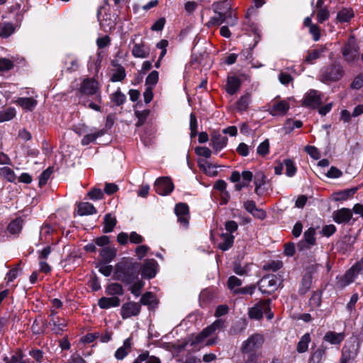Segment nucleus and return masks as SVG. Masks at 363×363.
Listing matches in <instances>:
<instances>
[{
  "label": "nucleus",
  "mask_w": 363,
  "mask_h": 363,
  "mask_svg": "<svg viewBox=\"0 0 363 363\" xmlns=\"http://www.w3.org/2000/svg\"><path fill=\"white\" fill-rule=\"evenodd\" d=\"M212 9L215 16L211 17L207 22L208 27L219 26L226 23L231 27L236 26L238 23V18L236 13L232 10L230 2L228 0L216 2L212 4Z\"/></svg>",
  "instance_id": "1"
},
{
  "label": "nucleus",
  "mask_w": 363,
  "mask_h": 363,
  "mask_svg": "<svg viewBox=\"0 0 363 363\" xmlns=\"http://www.w3.org/2000/svg\"><path fill=\"white\" fill-rule=\"evenodd\" d=\"M140 265L128 258H123L114 268L113 279L127 284H130L138 279Z\"/></svg>",
  "instance_id": "2"
},
{
  "label": "nucleus",
  "mask_w": 363,
  "mask_h": 363,
  "mask_svg": "<svg viewBox=\"0 0 363 363\" xmlns=\"http://www.w3.org/2000/svg\"><path fill=\"white\" fill-rule=\"evenodd\" d=\"M223 326V321L218 319L211 325L204 328L199 334L192 337L191 345L202 347L204 346L214 345L218 342V337L214 335L216 330H220Z\"/></svg>",
  "instance_id": "3"
},
{
  "label": "nucleus",
  "mask_w": 363,
  "mask_h": 363,
  "mask_svg": "<svg viewBox=\"0 0 363 363\" xmlns=\"http://www.w3.org/2000/svg\"><path fill=\"white\" fill-rule=\"evenodd\" d=\"M97 17L101 28L105 32H109L115 28L116 16L112 13L109 5L101 6L98 11Z\"/></svg>",
  "instance_id": "4"
},
{
  "label": "nucleus",
  "mask_w": 363,
  "mask_h": 363,
  "mask_svg": "<svg viewBox=\"0 0 363 363\" xmlns=\"http://www.w3.org/2000/svg\"><path fill=\"white\" fill-rule=\"evenodd\" d=\"M343 75L344 69L340 63L334 62L321 70L320 80L327 84L335 82L341 79Z\"/></svg>",
  "instance_id": "5"
},
{
  "label": "nucleus",
  "mask_w": 363,
  "mask_h": 363,
  "mask_svg": "<svg viewBox=\"0 0 363 363\" xmlns=\"http://www.w3.org/2000/svg\"><path fill=\"white\" fill-rule=\"evenodd\" d=\"M80 96L79 99L86 106V102L83 101V97L84 96H94V99L101 102V94L99 91V84L97 81L94 79H84L81 84L79 88Z\"/></svg>",
  "instance_id": "6"
},
{
  "label": "nucleus",
  "mask_w": 363,
  "mask_h": 363,
  "mask_svg": "<svg viewBox=\"0 0 363 363\" xmlns=\"http://www.w3.org/2000/svg\"><path fill=\"white\" fill-rule=\"evenodd\" d=\"M264 341L262 335L253 334L242 342L240 350L243 354H247V357L251 354H256L255 352L262 346Z\"/></svg>",
  "instance_id": "7"
},
{
  "label": "nucleus",
  "mask_w": 363,
  "mask_h": 363,
  "mask_svg": "<svg viewBox=\"0 0 363 363\" xmlns=\"http://www.w3.org/2000/svg\"><path fill=\"white\" fill-rule=\"evenodd\" d=\"M265 313L268 319L273 318L270 311V300H262L249 309V317L252 319L260 320Z\"/></svg>",
  "instance_id": "8"
},
{
  "label": "nucleus",
  "mask_w": 363,
  "mask_h": 363,
  "mask_svg": "<svg viewBox=\"0 0 363 363\" xmlns=\"http://www.w3.org/2000/svg\"><path fill=\"white\" fill-rule=\"evenodd\" d=\"M362 270L363 260H361L353 265L344 276L338 278L337 286L340 288H345L352 283Z\"/></svg>",
  "instance_id": "9"
},
{
  "label": "nucleus",
  "mask_w": 363,
  "mask_h": 363,
  "mask_svg": "<svg viewBox=\"0 0 363 363\" xmlns=\"http://www.w3.org/2000/svg\"><path fill=\"white\" fill-rule=\"evenodd\" d=\"M359 48L355 38L351 36L342 49V55L347 62H354L359 58Z\"/></svg>",
  "instance_id": "10"
},
{
  "label": "nucleus",
  "mask_w": 363,
  "mask_h": 363,
  "mask_svg": "<svg viewBox=\"0 0 363 363\" xmlns=\"http://www.w3.org/2000/svg\"><path fill=\"white\" fill-rule=\"evenodd\" d=\"M280 284L279 278L276 275L269 274L261 279L259 282V289L262 294H270L276 291Z\"/></svg>",
  "instance_id": "11"
},
{
  "label": "nucleus",
  "mask_w": 363,
  "mask_h": 363,
  "mask_svg": "<svg viewBox=\"0 0 363 363\" xmlns=\"http://www.w3.org/2000/svg\"><path fill=\"white\" fill-rule=\"evenodd\" d=\"M154 187L158 194L166 196L173 191L174 184L169 177H163L155 181Z\"/></svg>",
  "instance_id": "12"
},
{
  "label": "nucleus",
  "mask_w": 363,
  "mask_h": 363,
  "mask_svg": "<svg viewBox=\"0 0 363 363\" xmlns=\"http://www.w3.org/2000/svg\"><path fill=\"white\" fill-rule=\"evenodd\" d=\"M357 354V345L353 343L346 344L342 352V358L340 363H352Z\"/></svg>",
  "instance_id": "13"
},
{
  "label": "nucleus",
  "mask_w": 363,
  "mask_h": 363,
  "mask_svg": "<svg viewBox=\"0 0 363 363\" xmlns=\"http://www.w3.org/2000/svg\"><path fill=\"white\" fill-rule=\"evenodd\" d=\"M140 305L135 302H128L124 303L121 309V314L123 319L129 318L131 316H135L140 313Z\"/></svg>",
  "instance_id": "14"
},
{
  "label": "nucleus",
  "mask_w": 363,
  "mask_h": 363,
  "mask_svg": "<svg viewBox=\"0 0 363 363\" xmlns=\"http://www.w3.org/2000/svg\"><path fill=\"white\" fill-rule=\"evenodd\" d=\"M175 213L178 218V221L184 227L187 228L189 225V207L186 203H179L176 205Z\"/></svg>",
  "instance_id": "15"
},
{
  "label": "nucleus",
  "mask_w": 363,
  "mask_h": 363,
  "mask_svg": "<svg viewBox=\"0 0 363 363\" xmlns=\"http://www.w3.org/2000/svg\"><path fill=\"white\" fill-rule=\"evenodd\" d=\"M228 143V138L218 132L213 131L211 135V145L218 152L223 149Z\"/></svg>",
  "instance_id": "16"
},
{
  "label": "nucleus",
  "mask_w": 363,
  "mask_h": 363,
  "mask_svg": "<svg viewBox=\"0 0 363 363\" xmlns=\"http://www.w3.org/2000/svg\"><path fill=\"white\" fill-rule=\"evenodd\" d=\"M352 218V211L350 208H342L333 213V220L338 223H347Z\"/></svg>",
  "instance_id": "17"
},
{
  "label": "nucleus",
  "mask_w": 363,
  "mask_h": 363,
  "mask_svg": "<svg viewBox=\"0 0 363 363\" xmlns=\"http://www.w3.org/2000/svg\"><path fill=\"white\" fill-rule=\"evenodd\" d=\"M320 94L315 90H311L305 96L303 104L306 106L313 108L318 107L321 104Z\"/></svg>",
  "instance_id": "18"
},
{
  "label": "nucleus",
  "mask_w": 363,
  "mask_h": 363,
  "mask_svg": "<svg viewBox=\"0 0 363 363\" xmlns=\"http://www.w3.org/2000/svg\"><path fill=\"white\" fill-rule=\"evenodd\" d=\"M150 48L148 45L143 43H134L131 52L134 57L136 58H147L150 55Z\"/></svg>",
  "instance_id": "19"
},
{
  "label": "nucleus",
  "mask_w": 363,
  "mask_h": 363,
  "mask_svg": "<svg viewBox=\"0 0 363 363\" xmlns=\"http://www.w3.org/2000/svg\"><path fill=\"white\" fill-rule=\"evenodd\" d=\"M289 109V104L286 101L274 103L269 108V112L272 116H284Z\"/></svg>",
  "instance_id": "20"
},
{
  "label": "nucleus",
  "mask_w": 363,
  "mask_h": 363,
  "mask_svg": "<svg viewBox=\"0 0 363 363\" xmlns=\"http://www.w3.org/2000/svg\"><path fill=\"white\" fill-rule=\"evenodd\" d=\"M157 263L155 259H147L143 265V275L148 279L153 278L157 272Z\"/></svg>",
  "instance_id": "21"
},
{
  "label": "nucleus",
  "mask_w": 363,
  "mask_h": 363,
  "mask_svg": "<svg viewBox=\"0 0 363 363\" xmlns=\"http://www.w3.org/2000/svg\"><path fill=\"white\" fill-rule=\"evenodd\" d=\"M244 208L254 217L257 218L260 220H263L266 217L265 212L262 209L257 208L255 203L253 201H247L245 202Z\"/></svg>",
  "instance_id": "22"
},
{
  "label": "nucleus",
  "mask_w": 363,
  "mask_h": 363,
  "mask_svg": "<svg viewBox=\"0 0 363 363\" xmlns=\"http://www.w3.org/2000/svg\"><path fill=\"white\" fill-rule=\"evenodd\" d=\"M121 300L117 296L102 297L98 301L99 306L102 309H108L117 307L120 305Z\"/></svg>",
  "instance_id": "23"
},
{
  "label": "nucleus",
  "mask_w": 363,
  "mask_h": 363,
  "mask_svg": "<svg viewBox=\"0 0 363 363\" xmlns=\"http://www.w3.org/2000/svg\"><path fill=\"white\" fill-rule=\"evenodd\" d=\"M116 249L113 247L107 246L100 250L99 255L102 258L101 262L105 263L111 262L116 256Z\"/></svg>",
  "instance_id": "24"
},
{
  "label": "nucleus",
  "mask_w": 363,
  "mask_h": 363,
  "mask_svg": "<svg viewBox=\"0 0 363 363\" xmlns=\"http://www.w3.org/2000/svg\"><path fill=\"white\" fill-rule=\"evenodd\" d=\"M199 167L209 176H216L218 174V166L208 162L206 160L201 159L198 161Z\"/></svg>",
  "instance_id": "25"
},
{
  "label": "nucleus",
  "mask_w": 363,
  "mask_h": 363,
  "mask_svg": "<svg viewBox=\"0 0 363 363\" xmlns=\"http://www.w3.org/2000/svg\"><path fill=\"white\" fill-rule=\"evenodd\" d=\"M131 349V339L127 338L124 340L123 346L118 348L115 352V357L118 360L123 359L130 352Z\"/></svg>",
  "instance_id": "26"
},
{
  "label": "nucleus",
  "mask_w": 363,
  "mask_h": 363,
  "mask_svg": "<svg viewBox=\"0 0 363 363\" xmlns=\"http://www.w3.org/2000/svg\"><path fill=\"white\" fill-rule=\"evenodd\" d=\"M357 188L347 189L342 191L333 193V198L335 201H345L351 197L357 192Z\"/></svg>",
  "instance_id": "27"
},
{
  "label": "nucleus",
  "mask_w": 363,
  "mask_h": 363,
  "mask_svg": "<svg viewBox=\"0 0 363 363\" xmlns=\"http://www.w3.org/2000/svg\"><path fill=\"white\" fill-rule=\"evenodd\" d=\"M345 338V335L342 333H335L333 331L327 332L323 340L333 345H339Z\"/></svg>",
  "instance_id": "28"
},
{
  "label": "nucleus",
  "mask_w": 363,
  "mask_h": 363,
  "mask_svg": "<svg viewBox=\"0 0 363 363\" xmlns=\"http://www.w3.org/2000/svg\"><path fill=\"white\" fill-rule=\"evenodd\" d=\"M354 16V11L350 8H342L337 12V20L340 23H347Z\"/></svg>",
  "instance_id": "29"
},
{
  "label": "nucleus",
  "mask_w": 363,
  "mask_h": 363,
  "mask_svg": "<svg viewBox=\"0 0 363 363\" xmlns=\"http://www.w3.org/2000/svg\"><path fill=\"white\" fill-rule=\"evenodd\" d=\"M240 86V80L236 77H230L228 78L226 90L231 95L235 94L239 89Z\"/></svg>",
  "instance_id": "30"
},
{
  "label": "nucleus",
  "mask_w": 363,
  "mask_h": 363,
  "mask_svg": "<svg viewBox=\"0 0 363 363\" xmlns=\"http://www.w3.org/2000/svg\"><path fill=\"white\" fill-rule=\"evenodd\" d=\"M96 213L95 207L90 203L83 202L78 206L77 213L79 216L92 215Z\"/></svg>",
  "instance_id": "31"
},
{
  "label": "nucleus",
  "mask_w": 363,
  "mask_h": 363,
  "mask_svg": "<svg viewBox=\"0 0 363 363\" xmlns=\"http://www.w3.org/2000/svg\"><path fill=\"white\" fill-rule=\"evenodd\" d=\"M117 223L115 216L111 213L106 214L104 218V227L103 229L104 233L112 232Z\"/></svg>",
  "instance_id": "32"
},
{
  "label": "nucleus",
  "mask_w": 363,
  "mask_h": 363,
  "mask_svg": "<svg viewBox=\"0 0 363 363\" xmlns=\"http://www.w3.org/2000/svg\"><path fill=\"white\" fill-rule=\"evenodd\" d=\"M16 103L24 109L32 111L37 105V101L33 98L21 97L16 100Z\"/></svg>",
  "instance_id": "33"
},
{
  "label": "nucleus",
  "mask_w": 363,
  "mask_h": 363,
  "mask_svg": "<svg viewBox=\"0 0 363 363\" xmlns=\"http://www.w3.org/2000/svg\"><path fill=\"white\" fill-rule=\"evenodd\" d=\"M106 292L107 294L112 296H121L123 294V289L121 284L112 283L107 286Z\"/></svg>",
  "instance_id": "34"
},
{
  "label": "nucleus",
  "mask_w": 363,
  "mask_h": 363,
  "mask_svg": "<svg viewBox=\"0 0 363 363\" xmlns=\"http://www.w3.org/2000/svg\"><path fill=\"white\" fill-rule=\"evenodd\" d=\"M133 363H161L159 358L149 356L147 352L140 354Z\"/></svg>",
  "instance_id": "35"
},
{
  "label": "nucleus",
  "mask_w": 363,
  "mask_h": 363,
  "mask_svg": "<svg viewBox=\"0 0 363 363\" xmlns=\"http://www.w3.org/2000/svg\"><path fill=\"white\" fill-rule=\"evenodd\" d=\"M23 228V220L21 218H16L12 220L8 225L7 230L11 234L19 233Z\"/></svg>",
  "instance_id": "36"
},
{
  "label": "nucleus",
  "mask_w": 363,
  "mask_h": 363,
  "mask_svg": "<svg viewBox=\"0 0 363 363\" xmlns=\"http://www.w3.org/2000/svg\"><path fill=\"white\" fill-rule=\"evenodd\" d=\"M221 238L223 241L219 244V247L223 251H226L233 245L234 236L229 233H223Z\"/></svg>",
  "instance_id": "37"
},
{
  "label": "nucleus",
  "mask_w": 363,
  "mask_h": 363,
  "mask_svg": "<svg viewBox=\"0 0 363 363\" xmlns=\"http://www.w3.org/2000/svg\"><path fill=\"white\" fill-rule=\"evenodd\" d=\"M311 342V336L309 333L304 334L297 344V352L303 353L307 351L308 344Z\"/></svg>",
  "instance_id": "38"
},
{
  "label": "nucleus",
  "mask_w": 363,
  "mask_h": 363,
  "mask_svg": "<svg viewBox=\"0 0 363 363\" xmlns=\"http://www.w3.org/2000/svg\"><path fill=\"white\" fill-rule=\"evenodd\" d=\"M325 51V49L324 48H320L308 52L306 62L309 64H313L314 61L320 58Z\"/></svg>",
  "instance_id": "39"
},
{
  "label": "nucleus",
  "mask_w": 363,
  "mask_h": 363,
  "mask_svg": "<svg viewBox=\"0 0 363 363\" xmlns=\"http://www.w3.org/2000/svg\"><path fill=\"white\" fill-rule=\"evenodd\" d=\"M16 112L14 108H8L0 111V123L9 121L16 116Z\"/></svg>",
  "instance_id": "40"
},
{
  "label": "nucleus",
  "mask_w": 363,
  "mask_h": 363,
  "mask_svg": "<svg viewBox=\"0 0 363 363\" xmlns=\"http://www.w3.org/2000/svg\"><path fill=\"white\" fill-rule=\"evenodd\" d=\"M50 324L53 325L52 330L57 334L63 331L64 328L67 326V323L65 320H60L59 318H53L52 320H50Z\"/></svg>",
  "instance_id": "41"
},
{
  "label": "nucleus",
  "mask_w": 363,
  "mask_h": 363,
  "mask_svg": "<svg viewBox=\"0 0 363 363\" xmlns=\"http://www.w3.org/2000/svg\"><path fill=\"white\" fill-rule=\"evenodd\" d=\"M104 134L103 130H98L94 133L87 134L82 140V144L83 145H88L91 143L94 142L97 138L102 136Z\"/></svg>",
  "instance_id": "42"
},
{
  "label": "nucleus",
  "mask_w": 363,
  "mask_h": 363,
  "mask_svg": "<svg viewBox=\"0 0 363 363\" xmlns=\"http://www.w3.org/2000/svg\"><path fill=\"white\" fill-rule=\"evenodd\" d=\"M14 32V27L12 23H6L0 24V36L7 38Z\"/></svg>",
  "instance_id": "43"
},
{
  "label": "nucleus",
  "mask_w": 363,
  "mask_h": 363,
  "mask_svg": "<svg viewBox=\"0 0 363 363\" xmlns=\"http://www.w3.org/2000/svg\"><path fill=\"white\" fill-rule=\"evenodd\" d=\"M126 76L125 70L121 65H118L114 73L112 74L111 80V82H116L122 81Z\"/></svg>",
  "instance_id": "44"
},
{
  "label": "nucleus",
  "mask_w": 363,
  "mask_h": 363,
  "mask_svg": "<svg viewBox=\"0 0 363 363\" xmlns=\"http://www.w3.org/2000/svg\"><path fill=\"white\" fill-rule=\"evenodd\" d=\"M312 284V277L311 274H305L301 281V287L299 289L301 294H306L311 288Z\"/></svg>",
  "instance_id": "45"
},
{
  "label": "nucleus",
  "mask_w": 363,
  "mask_h": 363,
  "mask_svg": "<svg viewBox=\"0 0 363 363\" xmlns=\"http://www.w3.org/2000/svg\"><path fill=\"white\" fill-rule=\"evenodd\" d=\"M0 174L10 182H15L16 177L14 172L9 167H4L0 169Z\"/></svg>",
  "instance_id": "46"
},
{
  "label": "nucleus",
  "mask_w": 363,
  "mask_h": 363,
  "mask_svg": "<svg viewBox=\"0 0 363 363\" xmlns=\"http://www.w3.org/2000/svg\"><path fill=\"white\" fill-rule=\"evenodd\" d=\"M250 101V95L249 94H245V95L242 96L238 101L237 108L240 111H245L248 107Z\"/></svg>",
  "instance_id": "47"
},
{
  "label": "nucleus",
  "mask_w": 363,
  "mask_h": 363,
  "mask_svg": "<svg viewBox=\"0 0 363 363\" xmlns=\"http://www.w3.org/2000/svg\"><path fill=\"white\" fill-rule=\"evenodd\" d=\"M315 230L313 228H310L304 232L303 238L305 242L310 246L315 244Z\"/></svg>",
  "instance_id": "48"
},
{
  "label": "nucleus",
  "mask_w": 363,
  "mask_h": 363,
  "mask_svg": "<svg viewBox=\"0 0 363 363\" xmlns=\"http://www.w3.org/2000/svg\"><path fill=\"white\" fill-rule=\"evenodd\" d=\"M159 73L157 71H152L146 78L145 84L147 86H155L158 82Z\"/></svg>",
  "instance_id": "49"
},
{
  "label": "nucleus",
  "mask_w": 363,
  "mask_h": 363,
  "mask_svg": "<svg viewBox=\"0 0 363 363\" xmlns=\"http://www.w3.org/2000/svg\"><path fill=\"white\" fill-rule=\"evenodd\" d=\"M264 175L262 173H259L255 175V191L257 195L261 194V186L264 184Z\"/></svg>",
  "instance_id": "50"
},
{
  "label": "nucleus",
  "mask_w": 363,
  "mask_h": 363,
  "mask_svg": "<svg viewBox=\"0 0 363 363\" xmlns=\"http://www.w3.org/2000/svg\"><path fill=\"white\" fill-rule=\"evenodd\" d=\"M131 284V293L135 296H139L141 294V290L144 286V283L141 280L136 279Z\"/></svg>",
  "instance_id": "51"
},
{
  "label": "nucleus",
  "mask_w": 363,
  "mask_h": 363,
  "mask_svg": "<svg viewBox=\"0 0 363 363\" xmlns=\"http://www.w3.org/2000/svg\"><path fill=\"white\" fill-rule=\"evenodd\" d=\"M125 96L120 91L117 90L111 96V100L117 106L123 104L125 101Z\"/></svg>",
  "instance_id": "52"
},
{
  "label": "nucleus",
  "mask_w": 363,
  "mask_h": 363,
  "mask_svg": "<svg viewBox=\"0 0 363 363\" xmlns=\"http://www.w3.org/2000/svg\"><path fill=\"white\" fill-rule=\"evenodd\" d=\"M329 16L330 13L327 8L324 7L318 9L317 13V21L318 23H323L329 18Z\"/></svg>",
  "instance_id": "53"
},
{
  "label": "nucleus",
  "mask_w": 363,
  "mask_h": 363,
  "mask_svg": "<svg viewBox=\"0 0 363 363\" xmlns=\"http://www.w3.org/2000/svg\"><path fill=\"white\" fill-rule=\"evenodd\" d=\"M107 264L108 263L100 262L98 265L99 272L105 277L110 276L113 272V267Z\"/></svg>",
  "instance_id": "54"
},
{
  "label": "nucleus",
  "mask_w": 363,
  "mask_h": 363,
  "mask_svg": "<svg viewBox=\"0 0 363 363\" xmlns=\"http://www.w3.org/2000/svg\"><path fill=\"white\" fill-rule=\"evenodd\" d=\"M284 164L286 166V174L288 177H293L296 172V167L291 160H285Z\"/></svg>",
  "instance_id": "55"
},
{
  "label": "nucleus",
  "mask_w": 363,
  "mask_h": 363,
  "mask_svg": "<svg viewBox=\"0 0 363 363\" xmlns=\"http://www.w3.org/2000/svg\"><path fill=\"white\" fill-rule=\"evenodd\" d=\"M255 289L256 286L255 284H250L245 287L238 288L237 289H235L234 293L252 295L255 292Z\"/></svg>",
  "instance_id": "56"
},
{
  "label": "nucleus",
  "mask_w": 363,
  "mask_h": 363,
  "mask_svg": "<svg viewBox=\"0 0 363 363\" xmlns=\"http://www.w3.org/2000/svg\"><path fill=\"white\" fill-rule=\"evenodd\" d=\"M191 138H194L197 134V119L194 113L190 114Z\"/></svg>",
  "instance_id": "57"
},
{
  "label": "nucleus",
  "mask_w": 363,
  "mask_h": 363,
  "mask_svg": "<svg viewBox=\"0 0 363 363\" xmlns=\"http://www.w3.org/2000/svg\"><path fill=\"white\" fill-rule=\"evenodd\" d=\"M325 355V349L323 347L318 348L313 354L311 359L319 363Z\"/></svg>",
  "instance_id": "58"
},
{
  "label": "nucleus",
  "mask_w": 363,
  "mask_h": 363,
  "mask_svg": "<svg viewBox=\"0 0 363 363\" xmlns=\"http://www.w3.org/2000/svg\"><path fill=\"white\" fill-rule=\"evenodd\" d=\"M242 284V281L240 279L235 276H231L228 278V285L230 290L235 291V289H237L238 286H240Z\"/></svg>",
  "instance_id": "59"
},
{
  "label": "nucleus",
  "mask_w": 363,
  "mask_h": 363,
  "mask_svg": "<svg viewBox=\"0 0 363 363\" xmlns=\"http://www.w3.org/2000/svg\"><path fill=\"white\" fill-rule=\"evenodd\" d=\"M135 116L138 118V121L136 124L137 126L142 125L149 115V111L144 110L143 111H136L135 112Z\"/></svg>",
  "instance_id": "60"
},
{
  "label": "nucleus",
  "mask_w": 363,
  "mask_h": 363,
  "mask_svg": "<svg viewBox=\"0 0 363 363\" xmlns=\"http://www.w3.org/2000/svg\"><path fill=\"white\" fill-rule=\"evenodd\" d=\"M269 143L268 140H265L261 143L257 149V152L260 155H265L269 152Z\"/></svg>",
  "instance_id": "61"
},
{
  "label": "nucleus",
  "mask_w": 363,
  "mask_h": 363,
  "mask_svg": "<svg viewBox=\"0 0 363 363\" xmlns=\"http://www.w3.org/2000/svg\"><path fill=\"white\" fill-rule=\"evenodd\" d=\"M195 152L198 155L204 157L206 159L211 157L212 154L211 150L206 147H197L195 149Z\"/></svg>",
  "instance_id": "62"
},
{
  "label": "nucleus",
  "mask_w": 363,
  "mask_h": 363,
  "mask_svg": "<svg viewBox=\"0 0 363 363\" xmlns=\"http://www.w3.org/2000/svg\"><path fill=\"white\" fill-rule=\"evenodd\" d=\"M52 172V171L51 168H48L44 172H43L39 179V185L40 186L45 185L47 183L48 180L50 177Z\"/></svg>",
  "instance_id": "63"
},
{
  "label": "nucleus",
  "mask_w": 363,
  "mask_h": 363,
  "mask_svg": "<svg viewBox=\"0 0 363 363\" xmlns=\"http://www.w3.org/2000/svg\"><path fill=\"white\" fill-rule=\"evenodd\" d=\"M154 301L155 296L151 292H146L140 298V303L143 305H151Z\"/></svg>",
  "instance_id": "64"
}]
</instances>
